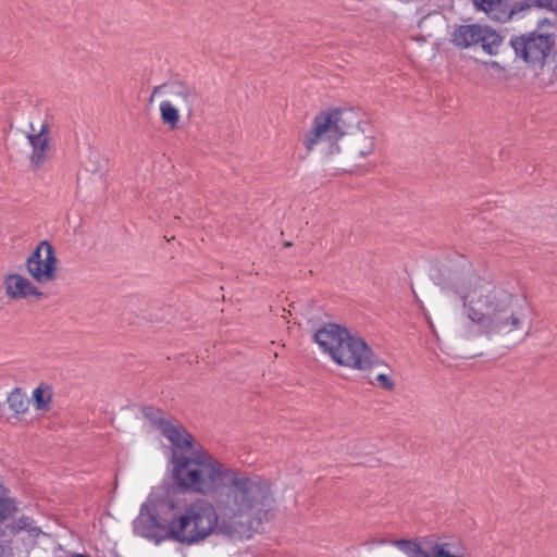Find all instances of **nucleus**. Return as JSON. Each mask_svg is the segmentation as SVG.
Returning <instances> with one entry per match:
<instances>
[{
    "label": "nucleus",
    "mask_w": 557,
    "mask_h": 557,
    "mask_svg": "<svg viewBox=\"0 0 557 557\" xmlns=\"http://www.w3.org/2000/svg\"><path fill=\"white\" fill-rule=\"evenodd\" d=\"M438 284L448 297L462 302V314L480 334L507 346L529 334L531 307L527 298L485 282L471 264L447 269Z\"/></svg>",
    "instance_id": "obj_1"
},
{
    "label": "nucleus",
    "mask_w": 557,
    "mask_h": 557,
    "mask_svg": "<svg viewBox=\"0 0 557 557\" xmlns=\"http://www.w3.org/2000/svg\"><path fill=\"white\" fill-rule=\"evenodd\" d=\"M173 480L183 492L211 495L224 512L232 508H249L275 512L277 499L274 484L263 476L226 468L205 449L187 456L172 454Z\"/></svg>",
    "instance_id": "obj_2"
},
{
    "label": "nucleus",
    "mask_w": 557,
    "mask_h": 557,
    "mask_svg": "<svg viewBox=\"0 0 557 557\" xmlns=\"http://www.w3.org/2000/svg\"><path fill=\"white\" fill-rule=\"evenodd\" d=\"M274 513L242 507L223 513L215 503L197 499L175 512L169 522L166 537L185 545L202 542L212 533L233 541H248Z\"/></svg>",
    "instance_id": "obj_3"
},
{
    "label": "nucleus",
    "mask_w": 557,
    "mask_h": 557,
    "mask_svg": "<svg viewBox=\"0 0 557 557\" xmlns=\"http://www.w3.org/2000/svg\"><path fill=\"white\" fill-rule=\"evenodd\" d=\"M314 341L335 363L358 371H368L376 356L363 338L336 323H326L319 329Z\"/></svg>",
    "instance_id": "obj_4"
},
{
    "label": "nucleus",
    "mask_w": 557,
    "mask_h": 557,
    "mask_svg": "<svg viewBox=\"0 0 557 557\" xmlns=\"http://www.w3.org/2000/svg\"><path fill=\"white\" fill-rule=\"evenodd\" d=\"M350 117L351 111L348 110H333L315 115L312 127L305 133L302 138L307 151L310 152L319 145L326 144L327 154L332 156L337 152L336 145L341 143V137L345 133Z\"/></svg>",
    "instance_id": "obj_5"
},
{
    "label": "nucleus",
    "mask_w": 557,
    "mask_h": 557,
    "mask_svg": "<svg viewBox=\"0 0 557 557\" xmlns=\"http://www.w3.org/2000/svg\"><path fill=\"white\" fill-rule=\"evenodd\" d=\"M375 136L368 125H360L357 115L351 112L350 122L336 145V151L342 152L350 161H359L373 153Z\"/></svg>",
    "instance_id": "obj_6"
},
{
    "label": "nucleus",
    "mask_w": 557,
    "mask_h": 557,
    "mask_svg": "<svg viewBox=\"0 0 557 557\" xmlns=\"http://www.w3.org/2000/svg\"><path fill=\"white\" fill-rule=\"evenodd\" d=\"M509 46L516 58L532 70L543 69L557 54L555 37H510Z\"/></svg>",
    "instance_id": "obj_7"
},
{
    "label": "nucleus",
    "mask_w": 557,
    "mask_h": 557,
    "mask_svg": "<svg viewBox=\"0 0 557 557\" xmlns=\"http://www.w3.org/2000/svg\"><path fill=\"white\" fill-rule=\"evenodd\" d=\"M392 543L408 557H463L458 554L454 543L433 536L424 537L421 541L395 540Z\"/></svg>",
    "instance_id": "obj_8"
},
{
    "label": "nucleus",
    "mask_w": 557,
    "mask_h": 557,
    "mask_svg": "<svg viewBox=\"0 0 557 557\" xmlns=\"http://www.w3.org/2000/svg\"><path fill=\"white\" fill-rule=\"evenodd\" d=\"M57 257L52 245L41 240L26 259L28 274L39 284L54 281L57 272Z\"/></svg>",
    "instance_id": "obj_9"
},
{
    "label": "nucleus",
    "mask_w": 557,
    "mask_h": 557,
    "mask_svg": "<svg viewBox=\"0 0 557 557\" xmlns=\"http://www.w3.org/2000/svg\"><path fill=\"white\" fill-rule=\"evenodd\" d=\"M505 37H453L451 42L460 49L473 48L474 52L482 51L488 55L503 57L510 50Z\"/></svg>",
    "instance_id": "obj_10"
},
{
    "label": "nucleus",
    "mask_w": 557,
    "mask_h": 557,
    "mask_svg": "<svg viewBox=\"0 0 557 557\" xmlns=\"http://www.w3.org/2000/svg\"><path fill=\"white\" fill-rule=\"evenodd\" d=\"M5 295L10 299H26L28 297L40 298L44 296L29 280L20 274H8L4 277Z\"/></svg>",
    "instance_id": "obj_11"
},
{
    "label": "nucleus",
    "mask_w": 557,
    "mask_h": 557,
    "mask_svg": "<svg viewBox=\"0 0 557 557\" xmlns=\"http://www.w3.org/2000/svg\"><path fill=\"white\" fill-rule=\"evenodd\" d=\"M32 520L28 517H21L18 520L7 524L0 531V557H10L12 549L9 545L11 539L20 531H28L32 535L38 536L41 532L39 528L32 527Z\"/></svg>",
    "instance_id": "obj_12"
},
{
    "label": "nucleus",
    "mask_w": 557,
    "mask_h": 557,
    "mask_svg": "<svg viewBox=\"0 0 557 557\" xmlns=\"http://www.w3.org/2000/svg\"><path fill=\"white\" fill-rule=\"evenodd\" d=\"M29 127L30 132L27 133V139L33 148L29 161L34 169H39L47 159L49 127L47 124H44L38 133H35L33 124H30Z\"/></svg>",
    "instance_id": "obj_13"
},
{
    "label": "nucleus",
    "mask_w": 557,
    "mask_h": 557,
    "mask_svg": "<svg viewBox=\"0 0 557 557\" xmlns=\"http://www.w3.org/2000/svg\"><path fill=\"white\" fill-rule=\"evenodd\" d=\"M171 96V102L187 113V116L190 117L194 113V107L198 101V95L195 89L183 85V84H173L170 87L169 91Z\"/></svg>",
    "instance_id": "obj_14"
},
{
    "label": "nucleus",
    "mask_w": 557,
    "mask_h": 557,
    "mask_svg": "<svg viewBox=\"0 0 557 557\" xmlns=\"http://www.w3.org/2000/svg\"><path fill=\"white\" fill-rule=\"evenodd\" d=\"M473 1L476 8L484 11L492 20L498 22H506L516 13V8L505 0Z\"/></svg>",
    "instance_id": "obj_15"
},
{
    "label": "nucleus",
    "mask_w": 557,
    "mask_h": 557,
    "mask_svg": "<svg viewBox=\"0 0 557 557\" xmlns=\"http://www.w3.org/2000/svg\"><path fill=\"white\" fill-rule=\"evenodd\" d=\"M161 433L171 442L173 446L172 454L174 451L183 453L184 449L193 448L194 437L182 425L166 424Z\"/></svg>",
    "instance_id": "obj_16"
},
{
    "label": "nucleus",
    "mask_w": 557,
    "mask_h": 557,
    "mask_svg": "<svg viewBox=\"0 0 557 557\" xmlns=\"http://www.w3.org/2000/svg\"><path fill=\"white\" fill-rule=\"evenodd\" d=\"M373 367H380L383 368V372L376 373L374 381H370L371 384H376L382 389H385L387 392H393L395 389L396 383L394 380V371L393 369L377 355L372 359V361L369 363V370L368 372H371Z\"/></svg>",
    "instance_id": "obj_17"
},
{
    "label": "nucleus",
    "mask_w": 557,
    "mask_h": 557,
    "mask_svg": "<svg viewBox=\"0 0 557 557\" xmlns=\"http://www.w3.org/2000/svg\"><path fill=\"white\" fill-rule=\"evenodd\" d=\"M101 154L94 148H88L81 160V170L89 174H99L102 170Z\"/></svg>",
    "instance_id": "obj_18"
},
{
    "label": "nucleus",
    "mask_w": 557,
    "mask_h": 557,
    "mask_svg": "<svg viewBox=\"0 0 557 557\" xmlns=\"http://www.w3.org/2000/svg\"><path fill=\"white\" fill-rule=\"evenodd\" d=\"M9 408L16 414L24 413L27 408L29 400L25 397V394L21 388L13 389L7 398Z\"/></svg>",
    "instance_id": "obj_19"
},
{
    "label": "nucleus",
    "mask_w": 557,
    "mask_h": 557,
    "mask_svg": "<svg viewBox=\"0 0 557 557\" xmlns=\"http://www.w3.org/2000/svg\"><path fill=\"white\" fill-rule=\"evenodd\" d=\"M160 113L164 124L169 125L172 129L176 128L180 120L177 107L171 101H162L160 104Z\"/></svg>",
    "instance_id": "obj_20"
},
{
    "label": "nucleus",
    "mask_w": 557,
    "mask_h": 557,
    "mask_svg": "<svg viewBox=\"0 0 557 557\" xmlns=\"http://www.w3.org/2000/svg\"><path fill=\"white\" fill-rule=\"evenodd\" d=\"M16 511L14 499L9 496V491L0 483V522L11 517Z\"/></svg>",
    "instance_id": "obj_21"
},
{
    "label": "nucleus",
    "mask_w": 557,
    "mask_h": 557,
    "mask_svg": "<svg viewBox=\"0 0 557 557\" xmlns=\"http://www.w3.org/2000/svg\"><path fill=\"white\" fill-rule=\"evenodd\" d=\"M35 407L38 410H46L51 401V391L48 385H39L33 393Z\"/></svg>",
    "instance_id": "obj_22"
},
{
    "label": "nucleus",
    "mask_w": 557,
    "mask_h": 557,
    "mask_svg": "<svg viewBox=\"0 0 557 557\" xmlns=\"http://www.w3.org/2000/svg\"><path fill=\"white\" fill-rule=\"evenodd\" d=\"M143 412L145 418L148 419L151 424L157 426L161 432L164 429V425L171 423L162 418V412L159 409L153 407H146L144 408Z\"/></svg>",
    "instance_id": "obj_23"
},
{
    "label": "nucleus",
    "mask_w": 557,
    "mask_h": 557,
    "mask_svg": "<svg viewBox=\"0 0 557 557\" xmlns=\"http://www.w3.org/2000/svg\"><path fill=\"white\" fill-rule=\"evenodd\" d=\"M539 35H555L557 32V14L540 21L537 26Z\"/></svg>",
    "instance_id": "obj_24"
},
{
    "label": "nucleus",
    "mask_w": 557,
    "mask_h": 557,
    "mask_svg": "<svg viewBox=\"0 0 557 557\" xmlns=\"http://www.w3.org/2000/svg\"><path fill=\"white\" fill-rule=\"evenodd\" d=\"M459 35H495V32H490L479 25H463L459 28Z\"/></svg>",
    "instance_id": "obj_25"
},
{
    "label": "nucleus",
    "mask_w": 557,
    "mask_h": 557,
    "mask_svg": "<svg viewBox=\"0 0 557 557\" xmlns=\"http://www.w3.org/2000/svg\"><path fill=\"white\" fill-rule=\"evenodd\" d=\"M483 64L490 66L491 69L495 70L498 75L495 76V78L502 79L500 74H505L506 67L503 66L497 61H491V62H483Z\"/></svg>",
    "instance_id": "obj_26"
},
{
    "label": "nucleus",
    "mask_w": 557,
    "mask_h": 557,
    "mask_svg": "<svg viewBox=\"0 0 557 557\" xmlns=\"http://www.w3.org/2000/svg\"><path fill=\"white\" fill-rule=\"evenodd\" d=\"M371 371H376V373L379 372H383V368H380V367H373V369Z\"/></svg>",
    "instance_id": "obj_27"
},
{
    "label": "nucleus",
    "mask_w": 557,
    "mask_h": 557,
    "mask_svg": "<svg viewBox=\"0 0 557 557\" xmlns=\"http://www.w3.org/2000/svg\"><path fill=\"white\" fill-rule=\"evenodd\" d=\"M424 37H420V36H417L416 39L417 40H423Z\"/></svg>",
    "instance_id": "obj_28"
},
{
    "label": "nucleus",
    "mask_w": 557,
    "mask_h": 557,
    "mask_svg": "<svg viewBox=\"0 0 557 557\" xmlns=\"http://www.w3.org/2000/svg\"><path fill=\"white\" fill-rule=\"evenodd\" d=\"M81 172L77 173L76 180L79 181Z\"/></svg>",
    "instance_id": "obj_29"
}]
</instances>
